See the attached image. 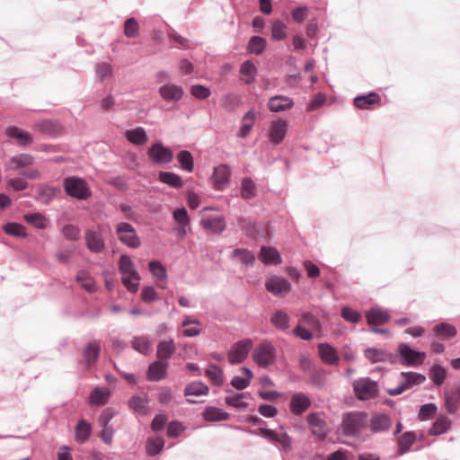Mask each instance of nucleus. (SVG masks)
<instances>
[{"mask_svg": "<svg viewBox=\"0 0 460 460\" xmlns=\"http://www.w3.org/2000/svg\"><path fill=\"white\" fill-rule=\"evenodd\" d=\"M399 352L407 365L415 366L421 364L425 358L424 352L413 350L406 344H401L399 346Z\"/></svg>", "mask_w": 460, "mask_h": 460, "instance_id": "nucleus-17", "label": "nucleus"}, {"mask_svg": "<svg viewBox=\"0 0 460 460\" xmlns=\"http://www.w3.org/2000/svg\"><path fill=\"white\" fill-rule=\"evenodd\" d=\"M437 406L434 403H426L419 411L418 418L420 420H427L435 416Z\"/></svg>", "mask_w": 460, "mask_h": 460, "instance_id": "nucleus-63", "label": "nucleus"}, {"mask_svg": "<svg viewBox=\"0 0 460 460\" xmlns=\"http://www.w3.org/2000/svg\"><path fill=\"white\" fill-rule=\"evenodd\" d=\"M259 431L263 438L269 439L273 443H279L286 451L291 450V438L287 433L278 434L275 431L265 428H261Z\"/></svg>", "mask_w": 460, "mask_h": 460, "instance_id": "nucleus-14", "label": "nucleus"}, {"mask_svg": "<svg viewBox=\"0 0 460 460\" xmlns=\"http://www.w3.org/2000/svg\"><path fill=\"white\" fill-rule=\"evenodd\" d=\"M367 425V414L363 411H349L342 416L341 429L347 437H358Z\"/></svg>", "mask_w": 460, "mask_h": 460, "instance_id": "nucleus-1", "label": "nucleus"}, {"mask_svg": "<svg viewBox=\"0 0 460 460\" xmlns=\"http://www.w3.org/2000/svg\"><path fill=\"white\" fill-rule=\"evenodd\" d=\"M256 120V113L253 110L248 111L242 118L243 125L240 128L238 137L244 138L252 131Z\"/></svg>", "mask_w": 460, "mask_h": 460, "instance_id": "nucleus-28", "label": "nucleus"}, {"mask_svg": "<svg viewBox=\"0 0 460 460\" xmlns=\"http://www.w3.org/2000/svg\"><path fill=\"white\" fill-rule=\"evenodd\" d=\"M451 426V420L446 416H439L429 429V435L438 436L447 432Z\"/></svg>", "mask_w": 460, "mask_h": 460, "instance_id": "nucleus-41", "label": "nucleus"}, {"mask_svg": "<svg viewBox=\"0 0 460 460\" xmlns=\"http://www.w3.org/2000/svg\"><path fill=\"white\" fill-rule=\"evenodd\" d=\"M183 334L187 337H195L201 332L200 323L198 320H190L189 316H186L181 323Z\"/></svg>", "mask_w": 460, "mask_h": 460, "instance_id": "nucleus-43", "label": "nucleus"}, {"mask_svg": "<svg viewBox=\"0 0 460 460\" xmlns=\"http://www.w3.org/2000/svg\"><path fill=\"white\" fill-rule=\"evenodd\" d=\"M86 245L93 252H101L104 248V243L99 232H87Z\"/></svg>", "mask_w": 460, "mask_h": 460, "instance_id": "nucleus-34", "label": "nucleus"}, {"mask_svg": "<svg viewBox=\"0 0 460 460\" xmlns=\"http://www.w3.org/2000/svg\"><path fill=\"white\" fill-rule=\"evenodd\" d=\"M128 405L135 412L140 415H147L149 412L148 401L140 396H133L130 399Z\"/></svg>", "mask_w": 460, "mask_h": 460, "instance_id": "nucleus-48", "label": "nucleus"}, {"mask_svg": "<svg viewBox=\"0 0 460 460\" xmlns=\"http://www.w3.org/2000/svg\"><path fill=\"white\" fill-rule=\"evenodd\" d=\"M352 386L354 394L358 400L367 401L378 395V385L369 377H360L355 380Z\"/></svg>", "mask_w": 460, "mask_h": 460, "instance_id": "nucleus-3", "label": "nucleus"}, {"mask_svg": "<svg viewBox=\"0 0 460 460\" xmlns=\"http://www.w3.org/2000/svg\"><path fill=\"white\" fill-rule=\"evenodd\" d=\"M318 353L322 361L328 365H337L340 358L336 349L328 343L318 345Z\"/></svg>", "mask_w": 460, "mask_h": 460, "instance_id": "nucleus-21", "label": "nucleus"}, {"mask_svg": "<svg viewBox=\"0 0 460 460\" xmlns=\"http://www.w3.org/2000/svg\"><path fill=\"white\" fill-rule=\"evenodd\" d=\"M34 128L38 131L52 137L58 135L62 129V127L59 123L51 119L38 120L34 123Z\"/></svg>", "mask_w": 460, "mask_h": 460, "instance_id": "nucleus-23", "label": "nucleus"}, {"mask_svg": "<svg viewBox=\"0 0 460 460\" xmlns=\"http://www.w3.org/2000/svg\"><path fill=\"white\" fill-rule=\"evenodd\" d=\"M364 355L371 363L385 362L391 358L388 352L376 348L367 349Z\"/></svg>", "mask_w": 460, "mask_h": 460, "instance_id": "nucleus-37", "label": "nucleus"}, {"mask_svg": "<svg viewBox=\"0 0 460 460\" xmlns=\"http://www.w3.org/2000/svg\"><path fill=\"white\" fill-rule=\"evenodd\" d=\"M434 332L443 338H452L456 334V330L448 323H440L435 326Z\"/></svg>", "mask_w": 460, "mask_h": 460, "instance_id": "nucleus-62", "label": "nucleus"}, {"mask_svg": "<svg viewBox=\"0 0 460 460\" xmlns=\"http://www.w3.org/2000/svg\"><path fill=\"white\" fill-rule=\"evenodd\" d=\"M177 160L182 170L187 172H192L194 170V159L191 153L188 150H181L177 154Z\"/></svg>", "mask_w": 460, "mask_h": 460, "instance_id": "nucleus-46", "label": "nucleus"}, {"mask_svg": "<svg viewBox=\"0 0 460 460\" xmlns=\"http://www.w3.org/2000/svg\"><path fill=\"white\" fill-rule=\"evenodd\" d=\"M100 352L101 342L99 341H92L83 349V363L85 365L87 369L96 363L100 356Z\"/></svg>", "mask_w": 460, "mask_h": 460, "instance_id": "nucleus-13", "label": "nucleus"}, {"mask_svg": "<svg viewBox=\"0 0 460 460\" xmlns=\"http://www.w3.org/2000/svg\"><path fill=\"white\" fill-rule=\"evenodd\" d=\"M311 399L303 393H296L291 396L289 408L294 415H301L311 406Z\"/></svg>", "mask_w": 460, "mask_h": 460, "instance_id": "nucleus-15", "label": "nucleus"}, {"mask_svg": "<svg viewBox=\"0 0 460 460\" xmlns=\"http://www.w3.org/2000/svg\"><path fill=\"white\" fill-rule=\"evenodd\" d=\"M118 237L121 243L130 248H137L140 245V240L136 232H118Z\"/></svg>", "mask_w": 460, "mask_h": 460, "instance_id": "nucleus-53", "label": "nucleus"}, {"mask_svg": "<svg viewBox=\"0 0 460 460\" xmlns=\"http://www.w3.org/2000/svg\"><path fill=\"white\" fill-rule=\"evenodd\" d=\"M158 93L166 102H178L184 95V90L181 86L171 83L160 86Z\"/></svg>", "mask_w": 460, "mask_h": 460, "instance_id": "nucleus-12", "label": "nucleus"}, {"mask_svg": "<svg viewBox=\"0 0 460 460\" xmlns=\"http://www.w3.org/2000/svg\"><path fill=\"white\" fill-rule=\"evenodd\" d=\"M256 194V185L250 177L243 178L241 183V195L245 199L253 198Z\"/></svg>", "mask_w": 460, "mask_h": 460, "instance_id": "nucleus-52", "label": "nucleus"}, {"mask_svg": "<svg viewBox=\"0 0 460 460\" xmlns=\"http://www.w3.org/2000/svg\"><path fill=\"white\" fill-rule=\"evenodd\" d=\"M34 161V157L29 154H20L12 156L6 163V167L11 170L20 171L23 167L31 165Z\"/></svg>", "mask_w": 460, "mask_h": 460, "instance_id": "nucleus-24", "label": "nucleus"}, {"mask_svg": "<svg viewBox=\"0 0 460 460\" xmlns=\"http://www.w3.org/2000/svg\"><path fill=\"white\" fill-rule=\"evenodd\" d=\"M460 401V387L453 388L446 396V408L451 414L456 413L458 410Z\"/></svg>", "mask_w": 460, "mask_h": 460, "instance_id": "nucleus-39", "label": "nucleus"}, {"mask_svg": "<svg viewBox=\"0 0 460 460\" xmlns=\"http://www.w3.org/2000/svg\"><path fill=\"white\" fill-rule=\"evenodd\" d=\"M119 269L121 273V281L130 292H137L139 286L140 276L135 270L134 263L128 255H121L119 261Z\"/></svg>", "mask_w": 460, "mask_h": 460, "instance_id": "nucleus-2", "label": "nucleus"}, {"mask_svg": "<svg viewBox=\"0 0 460 460\" xmlns=\"http://www.w3.org/2000/svg\"><path fill=\"white\" fill-rule=\"evenodd\" d=\"M380 101V96L371 92L366 95H358L353 99L354 105L361 110H369L371 107Z\"/></svg>", "mask_w": 460, "mask_h": 460, "instance_id": "nucleus-26", "label": "nucleus"}, {"mask_svg": "<svg viewBox=\"0 0 460 460\" xmlns=\"http://www.w3.org/2000/svg\"><path fill=\"white\" fill-rule=\"evenodd\" d=\"M126 137L130 143L137 146L144 145L148 140L146 132L142 127L127 130Z\"/></svg>", "mask_w": 460, "mask_h": 460, "instance_id": "nucleus-35", "label": "nucleus"}, {"mask_svg": "<svg viewBox=\"0 0 460 460\" xmlns=\"http://www.w3.org/2000/svg\"><path fill=\"white\" fill-rule=\"evenodd\" d=\"M257 73V67L252 60L244 61L240 66V74L244 76L243 81L246 84L254 82Z\"/></svg>", "mask_w": 460, "mask_h": 460, "instance_id": "nucleus-33", "label": "nucleus"}, {"mask_svg": "<svg viewBox=\"0 0 460 460\" xmlns=\"http://www.w3.org/2000/svg\"><path fill=\"white\" fill-rule=\"evenodd\" d=\"M92 428L90 423L81 420L75 428V438L79 443L85 442L91 435Z\"/></svg>", "mask_w": 460, "mask_h": 460, "instance_id": "nucleus-49", "label": "nucleus"}, {"mask_svg": "<svg viewBox=\"0 0 460 460\" xmlns=\"http://www.w3.org/2000/svg\"><path fill=\"white\" fill-rule=\"evenodd\" d=\"M164 445V438L156 437L149 438L146 443V451L149 456H155L161 452Z\"/></svg>", "mask_w": 460, "mask_h": 460, "instance_id": "nucleus-57", "label": "nucleus"}, {"mask_svg": "<svg viewBox=\"0 0 460 460\" xmlns=\"http://www.w3.org/2000/svg\"><path fill=\"white\" fill-rule=\"evenodd\" d=\"M293 106V100L285 95L272 96L268 102V108L272 112H282L290 110Z\"/></svg>", "mask_w": 460, "mask_h": 460, "instance_id": "nucleus-19", "label": "nucleus"}, {"mask_svg": "<svg viewBox=\"0 0 460 460\" xmlns=\"http://www.w3.org/2000/svg\"><path fill=\"white\" fill-rule=\"evenodd\" d=\"M132 347L137 352L147 355L152 351L153 343L147 337H135L131 341Z\"/></svg>", "mask_w": 460, "mask_h": 460, "instance_id": "nucleus-45", "label": "nucleus"}, {"mask_svg": "<svg viewBox=\"0 0 460 460\" xmlns=\"http://www.w3.org/2000/svg\"><path fill=\"white\" fill-rule=\"evenodd\" d=\"M287 26L281 20H277L272 23L271 34L278 40H281L287 37Z\"/></svg>", "mask_w": 460, "mask_h": 460, "instance_id": "nucleus-60", "label": "nucleus"}, {"mask_svg": "<svg viewBox=\"0 0 460 460\" xmlns=\"http://www.w3.org/2000/svg\"><path fill=\"white\" fill-rule=\"evenodd\" d=\"M204 222V227L207 228V230H225L226 224H225V218L223 216L217 215V216H211L208 217Z\"/></svg>", "mask_w": 460, "mask_h": 460, "instance_id": "nucleus-51", "label": "nucleus"}, {"mask_svg": "<svg viewBox=\"0 0 460 460\" xmlns=\"http://www.w3.org/2000/svg\"><path fill=\"white\" fill-rule=\"evenodd\" d=\"M289 315L282 310L276 311L270 318L271 324L281 331L287 330L289 327Z\"/></svg>", "mask_w": 460, "mask_h": 460, "instance_id": "nucleus-40", "label": "nucleus"}, {"mask_svg": "<svg viewBox=\"0 0 460 460\" xmlns=\"http://www.w3.org/2000/svg\"><path fill=\"white\" fill-rule=\"evenodd\" d=\"M288 123L282 119L272 120L268 133L270 141L274 145H279L286 137Z\"/></svg>", "mask_w": 460, "mask_h": 460, "instance_id": "nucleus-11", "label": "nucleus"}, {"mask_svg": "<svg viewBox=\"0 0 460 460\" xmlns=\"http://www.w3.org/2000/svg\"><path fill=\"white\" fill-rule=\"evenodd\" d=\"M231 170L227 164H220L214 168L211 181L214 188L217 190H224L230 182Z\"/></svg>", "mask_w": 460, "mask_h": 460, "instance_id": "nucleus-9", "label": "nucleus"}, {"mask_svg": "<svg viewBox=\"0 0 460 460\" xmlns=\"http://www.w3.org/2000/svg\"><path fill=\"white\" fill-rule=\"evenodd\" d=\"M234 258H238L243 263L251 265L254 262L253 253L246 249H235L232 253Z\"/></svg>", "mask_w": 460, "mask_h": 460, "instance_id": "nucleus-58", "label": "nucleus"}, {"mask_svg": "<svg viewBox=\"0 0 460 460\" xmlns=\"http://www.w3.org/2000/svg\"><path fill=\"white\" fill-rule=\"evenodd\" d=\"M266 289L274 296H285L291 288L290 283L279 276H271L266 279Z\"/></svg>", "mask_w": 460, "mask_h": 460, "instance_id": "nucleus-10", "label": "nucleus"}, {"mask_svg": "<svg viewBox=\"0 0 460 460\" xmlns=\"http://www.w3.org/2000/svg\"><path fill=\"white\" fill-rule=\"evenodd\" d=\"M158 180L160 182L164 183L172 188H181L183 186L182 178L172 172H160L158 174Z\"/></svg>", "mask_w": 460, "mask_h": 460, "instance_id": "nucleus-29", "label": "nucleus"}, {"mask_svg": "<svg viewBox=\"0 0 460 460\" xmlns=\"http://www.w3.org/2000/svg\"><path fill=\"white\" fill-rule=\"evenodd\" d=\"M259 259L264 264L279 265L282 261L279 252L275 248L267 246L261 248Z\"/></svg>", "mask_w": 460, "mask_h": 460, "instance_id": "nucleus-25", "label": "nucleus"}, {"mask_svg": "<svg viewBox=\"0 0 460 460\" xmlns=\"http://www.w3.org/2000/svg\"><path fill=\"white\" fill-rule=\"evenodd\" d=\"M246 398L245 394H235L229 395L225 398V402L227 405L236 409L245 410L248 407V403L243 401Z\"/></svg>", "mask_w": 460, "mask_h": 460, "instance_id": "nucleus-55", "label": "nucleus"}, {"mask_svg": "<svg viewBox=\"0 0 460 460\" xmlns=\"http://www.w3.org/2000/svg\"><path fill=\"white\" fill-rule=\"evenodd\" d=\"M241 370L243 373V376H234L231 381V385L238 390H243L247 388L250 385L252 378V372L249 368L242 367Z\"/></svg>", "mask_w": 460, "mask_h": 460, "instance_id": "nucleus-38", "label": "nucleus"}, {"mask_svg": "<svg viewBox=\"0 0 460 460\" xmlns=\"http://www.w3.org/2000/svg\"><path fill=\"white\" fill-rule=\"evenodd\" d=\"M415 440L416 435L414 432L408 431L403 433L401 437L398 438V454L403 455L408 452Z\"/></svg>", "mask_w": 460, "mask_h": 460, "instance_id": "nucleus-42", "label": "nucleus"}, {"mask_svg": "<svg viewBox=\"0 0 460 460\" xmlns=\"http://www.w3.org/2000/svg\"><path fill=\"white\" fill-rule=\"evenodd\" d=\"M203 417L207 421H222L227 420L230 415L217 407H208L203 411Z\"/></svg>", "mask_w": 460, "mask_h": 460, "instance_id": "nucleus-36", "label": "nucleus"}, {"mask_svg": "<svg viewBox=\"0 0 460 460\" xmlns=\"http://www.w3.org/2000/svg\"><path fill=\"white\" fill-rule=\"evenodd\" d=\"M254 362L261 367H268L276 360V349L270 341L259 344L252 352Z\"/></svg>", "mask_w": 460, "mask_h": 460, "instance_id": "nucleus-4", "label": "nucleus"}, {"mask_svg": "<svg viewBox=\"0 0 460 460\" xmlns=\"http://www.w3.org/2000/svg\"><path fill=\"white\" fill-rule=\"evenodd\" d=\"M148 158L156 164H170L173 158L172 151L161 142L153 144L147 150Z\"/></svg>", "mask_w": 460, "mask_h": 460, "instance_id": "nucleus-8", "label": "nucleus"}, {"mask_svg": "<svg viewBox=\"0 0 460 460\" xmlns=\"http://www.w3.org/2000/svg\"><path fill=\"white\" fill-rule=\"evenodd\" d=\"M425 379V376L420 374L414 372H402L398 377V386L389 388L387 393L392 396L399 395L413 385L422 384Z\"/></svg>", "mask_w": 460, "mask_h": 460, "instance_id": "nucleus-6", "label": "nucleus"}, {"mask_svg": "<svg viewBox=\"0 0 460 460\" xmlns=\"http://www.w3.org/2000/svg\"><path fill=\"white\" fill-rule=\"evenodd\" d=\"M208 386L201 382H191L188 384L184 389V395L185 396H190V395H206L208 394Z\"/></svg>", "mask_w": 460, "mask_h": 460, "instance_id": "nucleus-47", "label": "nucleus"}, {"mask_svg": "<svg viewBox=\"0 0 460 460\" xmlns=\"http://www.w3.org/2000/svg\"><path fill=\"white\" fill-rule=\"evenodd\" d=\"M190 93L199 100H205L211 94V91L205 85L194 84L190 87Z\"/></svg>", "mask_w": 460, "mask_h": 460, "instance_id": "nucleus-64", "label": "nucleus"}, {"mask_svg": "<svg viewBox=\"0 0 460 460\" xmlns=\"http://www.w3.org/2000/svg\"><path fill=\"white\" fill-rule=\"evenodd\" d=\"M76 281L80 284L82 288L89 293H93L96 290L93 279L85 271H80L77 274Z\"/></svg>", "mask_w": 460, "mask_h": 460, "instance_id": "nucleus-50", "label": "nucleus"}, {"mask_svg": "<svg viewBox=\"0 0 460 460\" xmlns=\"http://www.w3.org/2000/svg\"><path fill=\"white\" fill-rule=\"evenodd\" d=\"M392 424V420L385 413L373 415L369 421L370 429L374 433L388 430Z\"/></svg>", "mask_w": 460, "mask_h": 460, "instance_id": "nucleus-20", "label": "nucleus"}, {"mask_svg": "<svg viewBox=\"0 0 460 460\" xmlns=\"http://www.w3.org/2000/svg\"><path fill=\"white\" fill-rule=\"evenodd\" d=\"M252 345L253 342L251 339H244L234 343L227 354L228 361L231 364L243 362L252 349Z\"/></svg>", "mask_w": 460, "mask_h": 460, "instance_id": "nucleus-7", "label": "nucleus"}, {"mask_svg": "<svg viewBox=\"0 0 460 460\" xmlns=\"http://www.w3.org/2000/svg\"><path fill=\"white\" fill-rule=\"evenodd\" d=\"M365 315L367 323L371 326L383 325L390 320V314L379 308H372L367 311Z\"/></svg>", "mask_w": 460, "mask_h": 460, "instance_id": "nucleus-22", "label": "nucleus"}, {"mask_svg": "<svg viewBox=\"0 0 460 460\" xmlns=\"http://www.w3.org/2000/svg\"><path fill=\"white\" fill-rule=\"evenodd\" d=\"M6 135L11 138L17 139L22 146H28L32 143L33 140L30 133L22 131L15 126L9 127L6 129Z\"/></svg>", "mask_w": 460, "mask_h": 460, "instance_id": "nucleus-32", "label": "nucleus"}, {"mask_svg": "<svg viewBox=\"0 0 460 460\" xmlns=\"http://www.w3.org/2000/svg\"><path fill=\"white\" fill-rule=\"evenodd\" d=\"M241 103V98L236 93H228L222 99V106L228 111H234Z\"/></svg>", "mask_w": 460, "mask_h": 460, "instance_id": "nucleus-56", "label": "nucleus"}, {"mask_svg": "<svg viewBox=\"0 0 460 460\" xmlns=\"http://www.w3.org/2000/svg\"><path fill=\"white\" fill-rule=\"evenodd\" d=\"M27 224L37 229H45L49 227V219L40 213H27L23 216Z\"/></svg>", "mask_w": 460, "mask_h": 460, "instance_id": "nucleus-31", "label": "nucleus"}, {"mask_svg": "<svg viewBox=\"0 0 460 460\" xmlns=\"http://www.w3.org/2000/svg\"><path fill=\"white\" fill-rule=\"evenodd\" d=\"M301 321L307 324L313 331L320 332L322 324L318 318L311 313H304L301 314Z\"/></svg>", "mask_w": 460, "mask_h": 460, "instance_id": "nucleus-61", "label": "nucleus"}, {"mask_svg": "<svg viewBox=\"0 0 460 460\" xmlns=\"http://www.w3.org/2000/svg\"><path fill=\"white\" fill-rule=\"evenodd\" d=\"M64 188L66 192L77 199L84 200L91 196L86 181L78 177H67L64 180Z\"/></svg>", "mask_w": 460, "mask_h": 460, "instance_id": "nucleus-5", "label": "nucleus"}, {"mask_svg": "<svg viewBox=\"0 0 460 460\" xmlns=\"http://www.w3.org/2000/svg\"><path fill=\"white\" fill-rule=\"evenodd\" d=\"M206 376L210 379L213 385H221L224 382L223 371L216 365H210L205 371Z\"/></svg>", "mask_w": 460, "mask_h": 460, "instance_id": "nucleus-54", "label": "nucleus"}, {"mask_svg": "<svg viewBox=\"0 0 460 460\" xmlns=\"http://www.w3.org/2000/svg\"><path fill=\"white\" fill-rule=\"evenodd\" d=\"M139 25L133 17L127 19L124 22V33L128 38H135L138 34Z\"/></svg>", "mask_w": 460, "mask_h": 460, "instance_id": "nucleus-59", "label": "nucleus"}, {"mask_svg": "<svg viewBox=\"0 0 460 460\" xmlns=\"http://www.w3.org/2000/svg\"><path fill=\"white\" fill-rule=\"evenodd\" d=\"M307 421L311 427L312 433L319 439H324L326 437V425L320 413H310L307 416Z\"/></svg>", "mask_w": 460, "mask_h": 460, "instance_id": "nucleus-18", "label": "nucleus"}, {"mask_svg": "<svg viewBox=\"0 0 460 460\" xmlns=\"http://www.w3.org/2000/svg\"><path fill=\"white\" fill-rule=\"evenodd\" d=\"M168 363L161 360H156L149 365L146 378L152 382H157L166 377Z\"/></svg>", "mask_w": 460, "mask_h": 460, "instance_id": "nucleus-16", "label": "nucleus"}, {"mask_svg": "<svg viewBox=\"0 0 460 460\" xmlns=\"http://www.w3.org/2000/svg\"><path fill=\"white\" fill-rule=\"evenodd\" d=\"M176 347L172 340L160 341L156 349V357L159 360L164 361L172 357Z\"/></svg>", "mask_w": 460, "mask_h": 460, "instance_id": "nucleus-27", "label": "nucleus"}, {"mask_svg": "<svg viewBox=\"0 0 460 460\" xmlns=\"http://www.w3.org/2000/svg\"><path fill=\"white\" fill-rule=\"evenodd\" d=\"M110 397V391L104 387H96L90 395V402L94 405L105 404Z\"/></svg>", "mask_w": 460, "mask_h": 460, "instance_id": "nucleus-44", "label": "nucleus"}, {"mask_svg": "<svg viewBox=\"0 0 460 460\" xmlns=\"http://www.w3.org/2000/svg\"><path fill=\"white\" fill-rule=\"evenodd\" d=\"M267 46V40L261 36H252L247 44V52L252 55H261Z\"/></svg>", "mask_w": 460, "mask_h": 460, "instance_id": "nucleus-30", "label": "nucleus"}]
</instances>
